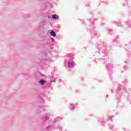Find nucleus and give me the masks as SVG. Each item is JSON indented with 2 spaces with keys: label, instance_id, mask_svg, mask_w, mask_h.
<instances>
[{
  "label": "nucleus",
  "instance_id": "18",
  "mask_svg": "<svg viewBox=\"0 0 131 131\" xmlns=\"http://www.w3.org/2000/svg\"><path fill=\"white\" fill-rule=\"evenodd\" d=\"M50 39L52 42H55V38H54L53 37H50Z\"/></svg>",
  "mask_w": 131,
  "mask_h": 131
},
{
  "label": "nucleus",
  "instance_id": "24",
  "mask_svg": "<svg viewBox=\"0 0 131 131\" xmlns=\"http://www.w3.org/2000/svg\"><path fill=\"white\" fill-rule=\"evenodd\" d=\"M114 42H118V43H119V42H118V41H117V39H116L114 40Z\"/></svg>",
  "mask_w": 131,
  "mask_h": 131
},
{
  "label": "nucleus",
  "instance_id": "6",
  "mask_svg": "<svg viewBox=\"0 0 131 131\" xmlns=\"http://www.w3.org/2000/svg\"><path fill=\"white\" fill-rule=\"evenodd\" d=\"M114 117V116L110 117L107 120H104V118H101L100 119V121L101 122V125L102 126H105V123L107 122V121H112V119Z\"/></svg>",
  "mask_w": 131,
  "mask_h": 131
},
{
  "label": "nucleus",
  "instance_id": "12",
  "mask_svg": "<svg viewBox=\"0 0 131 131\" xmlns=\"http://www.w3.org/2000/svg\"><path fill=\"white\" fill-rule=\"evenodd\" d=\"M59 15L57 14H53L52 16L53 20H58L59 19Z\"/></svg>",
  "mask_w": 131,
  "mask_h": 131
},
{
  "label": "nucleus",
  "instance_id": "26",
  "mask_svg": "<svg viewBox=\"0 0 131 131\" xmlns=\"http://www.w3.org/2000/svg\"><path fill=\"white\" fill-rule=\"evenodd\" d=\"M47 17L48 18V19H51V16H50V15H48Z\"/></svg>",
  "mask_w": 131,
  "mask_h": 131
},
{
  "label": "nucleus",
  "instance_id": "28",
  "mask_svg": "<svg viewBox=\"0 0 131 131\" xmlns=\"http://www.w3.org/2000/svg\"><path fill=\"white\" fill-rule=\"evenodd\" d=\"M125 4H127V0H125Z\"/></svg>",
  "mask_w": 131,
  "mask_h": 131
},
{
  "label": "nucleus",
  "instance_id": "9",
  "mask_svg": "<svg viewBox=\"0 0 131 131\" xmlns=\"http://www.w3.org/2000/svg\"><path fill=\"white\" fill-rule=\"evenodd\" d=\"M78 105V103H70L69 105V109L71 111H74V109L76 108V106Z\"/></svg>",
  "mask_w": 131,
  "mask_h": 131
},
{
  "label": "nucleus",
  "instance_id": "29",
  "mask_svg": "<svg viewBox=\"0 0 131 131\" xmlns=\"http://www.w3.org/2000/svg\"><path fill=\"white\" fill-rule=\"evenodd\" d=\"M41 101H42V102H43V99L42 98H41Z\"/></svg>",
  "mask_w": 131,
  "mask_h": 131
},
{
  "label": "nucleus",
  "instance_id": "1",
  "mask_svg": "<svg viewBox=\"0 0 131 131\" xmlns=\"http://www.w3.org/2000/svg\"><path fill=\"white\" fill-rule=\"evenodd\" d=\"M114 90H115L116 93L115 99L117 100L118 102H120L121 101V96H122V94H123V92H126V90L123 86L119 85L118 83H114V82L113 81V85L111 88L112 93L114 92Z\"/></svg>",
  "mask_w": 131,
  "mask_h": 131
},
{
  "label": "nucleus",
  "instance_id": "8",
  "mask_svg": "<svg viewBox=\"0 0 131 131\" xmlns=\"http://www.w3.org/2000/svg\"><path fill=\"white\" fill-rule=\"evenodd\" d=\"M54 128H56V126H55L54 125H51L46 126L45 129H43V130L52 131L53 129H54Z\"/></svg>",
  "mask_w": 131,
  "mask_h": 131
},
{
  "label": "nucleus",
  "instance_id": "31",
  "mask_svg": "<svg viewBox=\"0 0 131 131\" xmlns=\"http://www.w3.org/2000/svg\"><path fill=\"white\" fill-rule=\"evenodd\" d=\"M103 53H104V54H106V52L105 51H103Z\"/></svg>",
  "mask_w": 131,
  "mask_h": 131
},
{
  "label": "nucleus",
  "instance_id": "15",
  "mask_svg": "<svg viewBox=\"0 0 131 131\" xmlns=\"http://www.w3.org/2000/svg\"><path fill=\"white\" fill-rule=\"evenodd\" d=\"M131 49V44H130L129 46L126 45V47L125 48V50L127 51L128 50H130Z\"/></svg>",
  "mask_w": 131,
  "mask_h": 131
},
{
  "label": "nucleus",
  "instance_id": "27",
  "mask_svg": "<svg viewBox=\"0 0 131 131\" xmlns=\"http://www.w3.org/2000/svg\"><path fill=\"white\" fill-rule=\"evenodd\" d=\"M122 6H123V7H124V6H125V4L124 3H123Z\"/></svg>",
  "mask_w": 131,
  "mask_h": 131
},
{
  "label": "nucleus",
  "instance_id": "3",
  "mask_svg": "<svg viewBox=\"0 0 131 131\" xmlns=\"http://www.w3.org/2000/svg\"><path fill=\"white\" fill-rule=\"evenodd\" d=\"M95 21H97L96 19L90 18L89 19V22H90L91 26H90V32L91 33L92 36H95L96 37H99L100 36V33L96 32L95 31V28L94 27V24L95 23Z\"/></svg>",
  "mask_w": 131,
  "mask_h": 131
},
{
  "label": "nucleus",
  "instance_id": "17",
  "mask_svg": "<svg viewBox=\"0 0 131 131\" xmlns=\"http://www.w3.org/2000/svg\"><path fill=\"white\" fill-rule=\"evenodd\" d=\"M116 25H117V26H119L120 27H121L122 25H121V23L119 22V21H117L116 23Z\"/></svg>",
  "mask_w": 131,
  "mask_h": 131
},
{
  "label": "nucleus",
  "instance_id": "5",
  "mask_svg": "<svg viewBox=\"0 0 131 131\" xmlns=\"http://www.w3.org/2000/svg\"><path fill=\"white\" fill-rule=\"evenodd\" d=\"M114 67V66L112 63H108L106 64V69L108 71V74L110 78H111V75H112V69Z\"/></svg>",
  "mask_w": 131,
  "mask_h": 131
},
{
  "label": "nucleus",
  "instance_id": "21",
  "mask_svg": "<svg viewBox=\"0 0 131 131\" xmlns=\"http://www.w3.org/2000/svg\"><path fill=\"white\" fill-rule=\"evenodd\" d=\"M128 102H129V103L131 105V97H128Z\"/></svg>",
  "mask_w": 131,
  "mask_h": 131
},
{
  "label": "nucleus",
  "instance_id": "37",
  "mask_svg": "<svg viewBox=\"0 0 131 131\" xmlns=\"http://www.w3.org/2000/svg\"><path fill=\"white\" fill-rule=\"evenodd\" d=\"M43 24H45V23H44V22H43Z\"/></svg>",
  "mask_w": 131,
  "mask_h": 131
},
{
  "label": "nucleus",
  "instance_id": "32",
  "mask_svg": "<svg viewBox=\"0 0 131 131\" xmlns=\"http://www.w3.org/2000/svg\"><path fill=\"white\" fill-rule=\"evenodd\" d=\"M103 50H106V47H104Z\"/></svg>",
  "mask_w": 131,
  "mask_h": 131
},
{
  "label": "nucleus",
  "instance_id": "14",
  "mask_svg": "<svg viewBox=\"0 0 131 131\" xmlns=\"http://www.w3.org/2000/svg\"><path fill=\"white\" fill-rule=\"evenodd\" d=\"M108 60H109V57L107 56H104L103 63H106Z\"/></svg>",
  "mask_w": 131,
  "mask_h": 131
},
{
  "label": "nucleus",
  "instance_id": "13",
  "mask_svg": "<svg viewBox=\"0 0 131 131\" xmlns=\"http://www.w3.org/2000/svg\"><path fill=\"white\" fill-rule=\"evenodd\" d=\"M108 127H110V129H112V130L114 129V124L113 123H109Z\"/></svg>",
  "mask_w": 131,
  "mask_h": 131
},
{
  "label": "nucleus",
  "instance_id": "16",
  "mask_svg": "<svg viewBox=\"0 0 131 131\" xmlns=\"http://www.w3.org/2000/svg\"><path fill=\"white\" fill-rule=\"evenodd\" d=\"M126 24L129 27H131V20H128L126 22Z\"/></svg>",
  "mask_w": 131,
  "mask_h": 131
},
{
  "label": "nucleus",
  "instance_id": "33",
  "mask_svg": "<svg viewBox=\"0 0 131 131\" xmlns=\"http://www.w3.org/2000/svg\"><path fill=\"white\" fill-rule=\"evenodd\" d=\"M125 63H127V61H125Z\"/></svg>",
  "mask_w": 131,
  "mask_h": 131
},
{
  "label": "nucleus",
  "instance_id": "4",
  "mask_svg": "<svg viewBox=\"0 0 131 131\" xmlns=\"http://www.w3.org/2000/svg\"><path fill=\"white\" fill-rule=\"evenodd\" d=\"M42 120L44 121V125H49L50 124V114H46V115H43Z\"/></svg>",
  "mask_w": 131,
  "mask_h": 131
},
{
  "label": "nucleus",
  "instance_id": "19",
  "mask_svg": "<svg viewBox=\"0 0 131 131\" xmlns=\"http://www.w3.org/2000/svg\"><path fill=\"white\" fill-rule=\"evenodd\" d=\"M39 110H40V112H37L38 113H41V112L42 111H43V108H39Z\"/></svg>",
  "mask_w": 131,
  "mask_h": 131
},
{
  "label": "nucleus",
  "instance_id": "35",
  "mask_svg": "<svg viewBox=\"0 0 131 131\" xmlns=\"http://www.w3.org/2000/svg\"><path fill=\"white\" fill-rule=\"evenodd\" d=\"M99 60H102V58H100Z\"/></svg>",
  "mask_w": 131,
  "mask_h": 131
},
{
  "label": "nucleus",
  "instance_id": "36",
  "mask_svg": "<svg viewBox=\"0 0 131 131\" xmlns=\"http://www.w3.org/2000/svg\"><path fill=\"white\" fill-rule=\"evenodd\" d=\"M123 84H124V82H123Z\"/></svg>",
  "mask_w": 131,
  "mask_h": 131
},
{
  "label": "nucleus",
  "instance_id": "23",
  "mask_svg": "<svg viewBox=\"0 0 131 131\" xmlns=\"http://www.w3.org/2000/svg\"><path fill=\"white\" fill-rule=\"evenodd\" d=\"M40 29H43V28H45V27H43V26H40Z\"/></svg>",
  "mask_w": 131,
  "mask_h": 131
},
{
  "label": "nucleus",
  "instance_id": "7",
  "mask_svg": "<svg viewBox=\"0 0 131 131\" xmlns=\"http://www.w3.org/2000/svg\"><path fill=\"white\" fill-rule=\"evenodd\" d=\"M40 1V0H39ZM49 0H42L43 6H46V8H52V5L50 2H48Z\"/></svg>",
  "mask_w": 131,
  "mask_h": 131
},
{
  "label": "nucleus",
  "instance_id": "38",
  "mask_svg": "<svg viewBox=\"0 0 131 131\" xmlns=\"http://www.w3.org/2000/svg\"><path fill=\"white\" fill-rule=\"evenodd\" d=\"M123 68H125V67H124Z\"/></svg>",
  "mask_w": 131,
  "mask_h": 131
},
{
  "label": "nucleus",
  "instance_id": "11",
  "mask_svg": "<svg viewBox=\"0 0 131 131\" xmlns=\"http://www.w3.org/2000/svg\"><path fill=\"white\" fill-rule=\"evenodd\" d=\"M47 82V81L45 79H40L39 81V83L41 84V85H45L46 84V83Z\"/></svg>",
  "mask_w": 131,
  "mask_h": 131
},
{
  "label": "nucleus",
  "instance_id": "20",
  "mask_svg": "<svg viewBox=\"0 0 131 131\" xmlns=\"http://www.w3.org/2000/svg\"><path fill=\"white\" fill-rule=\"evenodd\" d=\"M52 82H56V80H53V81H51V82L49 84V86H51V85H52Z\"/></svg>",
  "mask_w": 131,
  "mask_h": 131
},
{
  "label": "nucleus",
  "instance_id": "22",
  "mask_svg": "<svg viewBox=\"0 0 131 131\" xmlns=\"http://www.w3.org/2000/svg\"><path fill=\"white\" fill-rule=\"evenodd\" d=\"M56 119L57 120V121H59V120H61V118H60V117H57V118H56Z\"/></svg>",
  "mask_w": 131,
  "mask_h": 131
},
{
  "label": "nucleus",
  "instance_id": "10",
  "mask_svg": "<svg viewBox=\"0 0 131 131\" xmlns=\"http://www.w3.org/2000/svg\"><path fill=\"white\" fill-rule=\"evenodd\" d=\"M50 34L51 36H53V37H56L57 36V34H56V32L54 30H51L50 32Z\"/></svg>",
  "mask_w": 131,
  "mask_h": 131
},
{
  "label": "nucleus",
  "instance_id": "34",
  "mask_svg": "<svg viewBox=\"0 0 131 131\" xmlns=\"http://www.w3.org/2000/svg\"><path fill=\"white\" fill-rule=\"evenodd\" d=\"M82 24H83V21H82Z\"/></svg>",
  "mask_w": 131,
  "mask_h": 131
},
{
  "label": "nucleus",
  "instance_id": "25",
  "mask_svg": "<svg viewBox=\"0 0 131 131\" xmlns=\"http://www.w3.org/2000/svg\"><path fill=\"white\" fill-rule=\"evenodd\" d=\"M107 31H108V32H111L112 30L110 29H107Z\"/></svg>",
  "mask_w": 131,
  "mask_h": 131
},
{
  "label": "nucleus",
  "instance_id": "39",
  "mask_svg": "<svg viewBox=\"0 0 131 131\" xmlns=\"http://www.w3.org/2000/svg\"><path fill=\"white\" fill-rule=\"evenodd\" d=\"M111 80H112V79H111Z\"/></svg>",
  "mask_w": 131,
  "mask_h": 131
},
{
  "label": "nucleus",
  "instance_id": "2",
  "mask_svg": "<svg viewBox=\"0 0 131 131\" xmlns=\"http://www.w3.org/2000/svg\"><path fill=\"white\" fill-rule=\"evenodd\" d=\"M65 67L68 69L69 71H71V69H73L75 67V62L73 61L74 57L73 55L68 54L64 58Z\"/></svg>",
  "mask_w": 131,
  "mask_h": 131
},
{
  "label": "nucleus",
  "instance_id": "30",
  "mask_svg": "<svg viewBox=\"0 0 131 131\" xmlns=\"http://www.w3.org/2000/svg\"><path fill=\"white\" fill-rule=\"evenodd\" d=\"M108 33H110L111 35H112V33L108 32Z\"/></svg>",
  "mask_w": 131,
  "mask_h": 131
}]
</instances>
